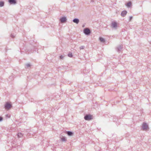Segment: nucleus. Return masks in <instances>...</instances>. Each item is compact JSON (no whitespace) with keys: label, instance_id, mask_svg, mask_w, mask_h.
<instances>
[{"label":"nucleus","instance_id":"1a4fd4ad","mask_svg":"<svg viewBox=\"0 0 151 151\" xmlns=\"http://www.w3.org/2000/svg\"><path fill=\"white\" fill-rule=\"evenodd\" d=\"M127 13V12L126 10H124L121 13V15L122 17H124Z\"/></svg>","mask_w":151,"mask_h":151},{"label":"nucleus","instance_id":"5701e85b","mask_svg":"<svg viewBox=\"0 0 151 151\" xmlns=\"http://www.w3.org/2000/svg\"><path fill=\"white\" fill-rule=\"evenodd\" d=\"M133 17L132 16L129 17V21H130L132 19Z\"/></svg>","mask_w":151,"mask_h":151},{"label":"nucleus","instance_id":"f3484780","mask_svg":"<svg viewBox=\"0 0 151 151\" xmlns=\"http://www.w3.org/2000/svg\"><path fill=\"white\" fill-rule=\"evenodd\" d=\"M4 1H0V7H2L4 6Z\"/></svg>","mask_w":151,"mask_h":151},{"label":"nucleus","instance_id":"f03ea898","mask_svg":"<svg viewBox=\"0 0 151 151\" xmlns=\"http://www.w3.org/2000/svg\"><path fill=\"white\" fill-rule=\"evenodd\" d=\"M84 119L87 121H90L93 119V116L90 114H86L84 116Z\"/></svg>","mask_w":151,"mask_h":151},{"label":"nucleus","instance_id":"6ab92c4d","mask_svg":"<svg viewBox=\"0 0 151 151\" xmlns=\"http://www.w3.org/2000/svg\"><path fill=\"white\" fill-rule=\"evenodd\" d=\"M118 120V117L117 116H114V118H113V121L114 122H116L117 120Z\"/></svg>","mask_w":151,"mask_h":151},{"label":"nucleus","instance_id":"9b49d317","mask_svg":"<svg viewBox=\"0 0 151 151\" xmlns=\"http://www.w3.org/2000/svg\"><path fill=\"white\" fill-rule=\"evenodd\" d=\"M66 133L69 136H72L73 134V132L71 131H66Z\"/></svg>","mask_w":151,"mask_h":151},{"label":"nucleus","instance_id":"a211bd4d","mask_svg":"<svg viewBox=\"0 0 151 151\" xmlns=\"http://www.w3.org/2000/svg\"><path fill=\"white\" fill-rule=\"evenodd\" d=\"M99 40L100 41L102 42H104L105 41V40L104 39L101 37H99Z\"/></svg>","mask_w":151,"mask_h":151},{"label":"nucleus","instance_id":"f257e3e1","mask_svg":"<svg viewBox=\"0 0 151 151\" xmlns=\"http://www.w3.org/2000/svg\"><path fill=\"white\" fill-rule=\"evenodd\" d=\"M37 45V44L34 41H30L29 44L27 45V50L29 51V53L32 52Z\"/></svg>","mask_w":151,"mask_h":151},{"label":"nucleus","instance_id":"aec40b11","mask_svg":"<svg viewBox=\"0 0 151 151\" xmlns=\"http://www.w3.org/2000/svg\"><path fill=\"white\" fill-rule=\"evenodd\" d=\"M68 56L70 58L72 57L73 55L72 53L71 52H69L68 54Z\"/></svg>","mask_w":151,"mask_h":151},{"label":"nucleus","instance_id":"2eb2a0df","mask_svg":"<svg viewBox=\"0 0 151 151\" xmlns=\"http://www.w3.org/2000/svg\"><path fill=\"white\" fill-rule=\"evenodd\" d=\"M31 66V65L30 63H27L25 65V68H28L30 67Z\"/></svg>","mask_w":151,"mask_h":151},{"label":"nucleus","instance_id":"b1692460","mask_svg":"<svg viewBox=\"0 0 151 151\" xmlns=\"http://www.w3.org/2000/svg\"><path fill=\"white\" fill-rule=\"evenodd\" d=\"M10 36H11V37H12L13 38L15 37V36L13 34H11V35Z\"/></svg>","mask_w":151,"mask_h":151},{"label":"nucleus","instance_id":"f8f14e48","mask_svg":"<svg viewBox=\"0 0 151 151\" xmlns=\"http://www.w3.org/2000/svg\"><path fill=\"white\" fill-rule=\"evenodd\" d=\"M111 25L114 28H116L117 26V23L116 22H113L111 23Z\"/></svg>","mask_w":151,"mask_h":151},{"label":"nucleus","instance_id":"7ed1b4c3","mask_svg":"<svg viewBox=\"0 0 151 151\" xmlns=\"http://www.w3.org/2000/svg\"><path fill=\"white\" fill-rule=\"evenodd\" d=\"M12 106V104L9 102H6L4 105V108L6 109L9 110Z\"/></svg>","mask_w":151,"mask_h":151},{"label":"nucleus","instance_id":"412c9836","mask_svg":"<svg viewBox=\"0 0 151 151\" xmlns=\"http://www.w3.org/2000/svg\"><path fill=\"white\" fill-rule=\"evenodd\" d=\"M85 48V46H81L80 47V50L83 49Z\"/></svg>","mask_w":151,"mask_h":151},{"label":"nucleus","instance_id":"39448f33","mask_svg":"<svg viewBox=\"0 0 151 151\" xmlns=\"http://www.w3.org/2000/svg\"><path fill=\"white\" fill-rule=\"evenodd\" d=\"M142 129L143 130H146L148 128V126L146 123L143 122L142 125Z\"/></svg>","mask_w":151,"mask_h":151},{"label":"nucleus","instance_id":"0eeeda50","mask_svg":"<svg viewBox=\"0 0 151 151\" xmlns=\"http://www.w3.org/2000/svg\"><path fill=\"white\" fill-rule=\"evenodd\" d=\"M122 48H123V46L122 45H120L116 47L117 51L118 52H120V51L122 49Z\"/></svg>","mask_w":151,"mask_h":151},{"label":"nucleus","instance_id":"dca6fc26","mask_svg":"<svg viewBox=\"0 0 151 151\" xmlns=\"http://www.w3.org/2000/svg\"><path fill=\"white\" fill-rule=\"evenodd\" d=\"M17 137L19 138H20L22 137L23 135L21 132L18 133L17 134Z\"/></svg>","mask_w":151,"mask_h":151},{"label":"nucleus","instance_id":"423d86ee","mask_svg":"<svg viewBox=\"0 0 151 151\" xmlns=\"http://www.w3.org/2000/svg\"><path fill=\"white\" fill-rule=\"evenodd\" d=\"M67 20V18L65 17H63L61 18L60 19V20L62 23H65L66 22Z\"/></svg>","mask_w":151,"mask_h":151},{"label":"nucleus","instance_id":"9d476101","mask_svg":"<svg viewBox=\"0 0 151 151\" xmlns=\"http://www.w3.org/2000/svg\"><path fill=\"white\" fill-rule=\"evenodd\" d=\"M73 22L76 24H78L79 22V20L78 19L75 18L73 19Z\"/></svg>","mask_w":151,"mask_h":151},{"label":"nucleus","instance_id":"20e7f679","mask_svg":"<svg viewBox=\"0 0 151 151\" xmlns=\"http://www.w3.org/2000/svg\"><path fill=\"white\" fill-rule=\"evenodd\" d=\"M83 33L86 35H90V34L91 33V30L89 29L88 28H85L83 31Z\"/></svg>","mask_w":151,"mask_h":151},{"label":"nucleus","instance_id":"393cba45","mask_svg":"<svg viewBox=\"0 0 151 151\" xmlns=\"http://www.w3.org/2000/svg\"><path fill=\"white\" fill-rule=\"evenodd\" d=\"M3 119V118L1 116H0V122H1L2 121Z\"/></svg>","mask_w":151,"mask_h":151},{"label":"nucleus","instance_id":"a878e982","mask_svg":"<svg viewBox=\"0 0 151 151\" xmlns=\"http://www.w3.org/2000/svg\"><path fill=\"white\" fill-rule=\"evenodd\" d=\"M8 116V114H6V116L7 117V116Z\"/></svg>","mask_w":151,"mask_h":151},{"label":"nucleus","instance_id":"bb28decb","mask_svg":"<svg viewBox=\"0 0 151 151\" xmlns=\"http://www.w3.org/2000/svg\"><path fill=\"white\" fill-rule=\"evenodd\" d=\"M91 1H92V2L93 1V0H92Z\"/></svg>","mask_w":151,"mask_h":151},{"label":"nucleus","instance_id":"ddd939ff","mask_svg":"<svg viewBox=\"0 0 151 151\" xmlns=\"http://www.w3.org/2000/svg\"><path fill=\"white\" fill-rule=\"evenodd\" d=\"M60 140L62 142H66L67 141V140L65 137L63 136L60 138Z\"/></svg>","mask_w":151,"mask_h":151},{"label":"nucleus","instance_id":"4468645a","mask_svg":"<svg viewBox=\"0 0 151 151\" xmlns=\"http://www.w3.org/2000/svg\"><path fill=\"white\" fill-rule=\"evenodd\" d=\"M132 5V3L131 1H129L126 4V6L128 7H129Z\"/></svg>","mask_w":151,"mask_h":151},{"label":"nucleus","instance_id":"4be33fe9","mask_svg":"<svg viewBox=\"0 0 151 151\" xmlns=\"http://www.w3.org/2000/svg\"><path fill=\"white\" fill-rule=\"evenodd\" d=\"M64 57V56H63L62 55H61L59 56V58L60 59H63Z\"/></svg>","mask_w":151,"mask_h":151},{"label":"nucleus","instance_id":"6e6552de","mask_svg":"<svg viewBox=\"0 0 151 151\" xmlns=\"http://www.w3.org/2000/svg\"><path fill=\"white\" fill-rule=\"evenodd\" d=\"M8 2L10 4H15L17 3L16 0H8Z\"/></svg>","mask_w":151,"mask_h":151}]
</instances>
